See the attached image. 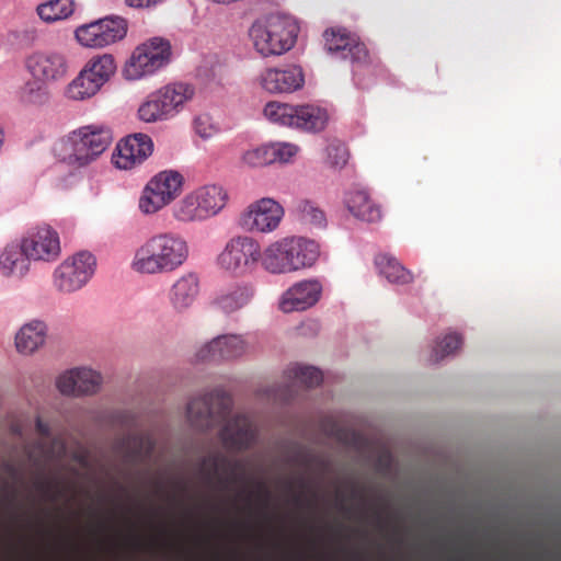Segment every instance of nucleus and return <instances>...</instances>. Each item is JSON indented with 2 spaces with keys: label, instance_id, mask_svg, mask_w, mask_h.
<instances>
[{
  "label": "nucleus",
  "instance_id": "1",
  "mask_svg": "<svg viewBox=\"0 0 561 561\" xmlns=\"http://www.w3.org/2000/svg\"><path fill=\"white\" fill-rule=\"evenodd\" d=\"M231 404V398L222 389H215L190 401L187 419L194 427L199 430L226 422L220 432L224 444L228 448L248 447L255 438V425L245 415H236L228 420Z\"/></svg>",
  "mask_w": 561,
  "mask_h": 561
},
{
  "label": "nucleus",
  "instance_id": "2",
  "mask_svg": "<svg viewBox=\"0 0 561 561\" xmlns=\"http://www.w3.org/2000/svg\"><path fill=\"white\" fill-rule=\"evenodd\" d=\"M190 256L186 239L174 231H159L134 250L130 270L141 276L170 274L181 268Z\"/></svg>",
  "mask_w": 561,
  "mask_h": 561
},
{
  "label": "nucleus",
  "instance_id": "3",
  "mask_svg": "<svg viewBox=\"0 0 561 561\" xmlns=\"http://www.w3.org/2000/svg\"><path fill=\"white\" fill-rule=\"evenodd\" d=\"M320 254V244L316 240L302 236H285L261 250L260 264L267 274L282 276L313 267Z\"/></svg>",
  "mask_w": 561,
  "mask_h": 561
},
{
  "label": "nucleus",
  "instance_id": "4",
  "mask_svg": "<svg viewBox=\"0 0 561 561\" xmlns=\"http://www.w3.org/2000/svg\"><path fill=\"white\" fill-rule=\"evenodd\" d=\"M300 27L298 21L283 13L257 18L248 30L254 51L262 58L279 57L296 44Z\"/></svg>",
  "mask_w": 561,
  "mask_h": 561
},
{
  "label": "nucleus",
  "instance_id": "5",
  "mask_svg": "<svg viewBox=\"0 0 561 561\" xmlns=\"http://www.w3.org/2000/svg\"><path fill=\"white\" fill-rule=\"evenodd\" d=\"M111 144L110 129L100 125H85L60 138L54 152L60 162L81 169L98 160Z\"/></svg>",
  "mask_w": 561,
  "mask_h": 561
},
{
  "label": "nucleus",
  "instance_id": "6",
  "mask_svg": "<svg viewBox=\"0 0 561 561\" xmlns=\"http://www.w3.org/2000/svg\"><path fill=\"white\" fill-rule=\"evenodd\" d=\"M229 202L228 191L220 184H204L185 193L174 203L172 218L181 225L202 224L218 216Z\"/></svg>",
  "mask_w": 561,
  "mask_h": 561
},
{
  "label": "nucleus",
  "instance_id": "7",
  "mask_svg": "<svg viewBox=\"0 0 561 561\" xmlns=\"http://www.w3.org/2000/svg\"><path fill=\"white\" fill-rule=\"evenodd\" d=\"M261 245L249 234H233L222 244L215 257L221 273L243 277L253 273L261 260Z\"/></svg>",
  "mask_w": 561,
  "mask_h": 561
},
{
  "label": "nucleus",
  "instance_id": "8",
  "mask_svg": "<svg viewBox=\"0 0 561 561\" xmlns=\"http://www.w3.org/2000/svg\"><path fill=\"white\" fill-rule=\"evenodd\" d=\"M116 72L112 55L91 58L64 88L62 95L71 102H85L94 98Z\"/></svg>",
  "mask_w": 561,
  "mask_h": 561
},
{
  "label": "nucleus",
  "instance_id": "9",
  "mask_svg": "<svg viewBox=\"0 0 561 561\" xmlns=\"http://www.w3.org/2000/svg\"><path fill=\"white\" fill-rule=\"evenodd\" d=\"M171 59L170 42L163 37H151L133 50L123 68V76L129 81L150 77L167 67Z\"/></svg>",
  "mask_w": 561,
  "mask_h": 561
},
{
  "label": "nucleus",
  "instance_id": "10",
  "mask_svg": "<svg viewBox=\"0 0 561 561\" xmlns=\"http://www.w3.org/2000/svg\"><path fill=\"white\" fill-rule=\"evenodd\" d=\"M184 186V176L176 170H163L154 174L144 186L138 199L142 215L151 216L173 203Z\"/></svg>",
  "mask_w": 561,
  "mask_h": 561
},
{
  "label": "nucleus",
  "instance_id": "11",
  "mask_svg": "<svg viewBox=\"0 0 561 561\" xmlns=\"http://www.w3.org/2000/svg\"><path fill=\"white\" fill-rule=\"evenodd\" d=\"M95 266L94 255L87 251L78 252L65 259L53 271V288L60 295L78 293L91 280Z\"/></svg>",
  "mask_w": 561,
  "mask_h": 561
},
{
  "label": "nucleus",
  "instance_id": "12",
  "mask_svg": "<svg viewBox=\"0 0 561 561\" xmlns=\"http://www.w3.org/2000/svg\"><path fill=\"white\" fill-rule=\"evenodd\" d=\"M285 217V208L273 197L264 196L249 203L238 217V225L250 233L270 234Z\"/></svg>",
  "mask_w": 561,
  "mask_h": 561
},
{
  "label": "nucleus",
  "instance_id": "13",
  "mask_svg": "<svg viewBox=\"0 0 561 561\" xmlns=\"http://www.w3.org/2000/svg\"><path fill=\"white\" fill-rule=\"evenodd\" d=\"M24 254L35 263H53L61 254L60 237L51 226L42 224L30 228L21 238Z\"/></svg>",
  "mask_w": 561,
  "mask_h": 561
},
{
  "label": "nucleus",
  "instance_id": "14",
  "mask_svg": "<svg viewBox=\"0 0 561 561\" xmlns=\"http://www.w3.org/2000/svg\"><path fill=\"white\" fill-rule=\"evenodd\" d=\"M126 21L119 16H106L78 26L75 37L87 48H104L125 37Z\"/></svg>",
  "mask_w": 561,
  "mask_h": 561
},
{
  "label": "nucleus",
  "instance_id": "15",
  "mask_svg": "<svg viewBox=\"0 0 561 561\" xmlns=\"http://www.w3.org/2000/svg\"><path fill=\"white\" fill-rule=\"evenodd\" d=\"M255 83L270 95L291 94L304 88L305 72L300 66L294 64L270 66L259 72Z\"/></svg>",
  "mask_w": 561,
  "mask_h": 561
},
{
  "label": "nucleus",
  "instance_id": "16",
  "mask_svg": "<svg viewBox=\"0 0 561 561\" xmlns=\"http://www.w3.org/2000/svg\"><path fill=\"white\" fill-rule=\"evenodd\" d=\"M250 353V344L243 334L227 333L201 344L195 351V359L234 360Z\"/></svg>",
  "mask_w": 561,
  "mask_h": 561
},
{
  "label": "nucleus",
  "instance_id": "17",
  "mask_svg": "<svg viewBox=\"0 0 561 561\" xmlns=\"http://www.w3.org/2000/svg\"><path fill=\"white\" fill-rule=\"evenodd\" d=\"M323 294L319 278H305L291 284L279 297L278 309L284 313L301 312L316 306Z\"/></svg>",
  "mask_w": 561,
  "mask_h": 561
},
{
  "label": "nucleus",
  "instance_id": "18",
  "mask_svg": "<svg viewBox=\"0 0 561 561\" xmlns=\"http://www.w3.org/2000/svg\"><path fill=\"white\" fill-rule=\"evenodd\" d=\"M25 68L32 79L49 84L62 80L69 70L66 55L58 50H37L25 59Z\"/></svg>",
  "mask_w": 561,
  "mask_h": 561
},
{
  "label": "nucleus",
  "instance_id": "19",
  "mask_svg": "<svg viewBox=\"0 0 561 561\" xmlns=\"http://www.w3.org/2000/svg\"><path fill=\"white\" fill-rule=\"evenodd\" d=\"M256 286L251 280L239 279L219 289L213 297L211 307L230 317L248 308L256 296Z\"/></svg>",
  "mask_w": 561,
  "mask_h": 561
},
{
  "label": "nucleus",
  "instance_id": "20",
  "mask_svg": "<svg viewBox=\"0 0 561 561\" xmlns=\"http://www.w3.org/2000/svg\"><path fill=\"white\" fill-rule=\"evenodd\" d=\"M102 375L87 366L65 370L56 379V388L62 396L83 397L95 394L102 386Z\"/></svg>",
  "mask_w": 561,
  "mask_h": 561
},
{
  "label": "nucleus",
  "instance_id": "21",
  "mask_svg": "<svg viewBox=\"0 0 561 561\" xmlns=\"http://www.w3.org/2000/svg\"><path fill=\"white\" fill-rule=\"evenodd\" d=\"M153 152V141L146 134H133L122 139L116 146L113 162L121 170H131L140 165Z\"/></svg>",
  "mask_w": 561,
  "mask_h": 561
},
{
  "label": "nucleus",
  "instance_id": "22",
  "mask_svg": "<svg viewBox=\"0 0 561 561\" xmlns=\"http://www.w3.org/2000/svg\"><path fill=\"white\" fill-rule=\"evenodd\" d=\"M325 47L328 51L352 62L362 64L367 60L368 51L355 34L345 28L336 27L324 32Z\"/></svg>",
  "mask_w": 561,
  "mask_h": 561
},
{
  "label": "nucleus",
  "instance_id": "23",
  "mask_svg": "<svg viewBox=\"0 0 561 561\" xmlns=\"http://www.w3.org/2000/svg\"><path fill=\"white\" fill-rule=\"evenodd\" d=\"M201 293V280L196 273L186 272L180 275L170 286L168 300L176 313L188 311L197 301Z\"/></svg>",
  "mask_w": 561,
  "mask_h": 561
},
{
  "label": "nucleus",
  "instance_id": "24",
  "mask_svg": "<svg viewBox=\"0 0 561 561\" xmlns=\"http://www.w3.org/2000/svg\"><path fill=\"white\" fill-rule=\"evenodd\" d=\"M48 335V325L42 319H32L20 327L14 335V346L19 354L31 356L41 350Z\"/></svg>",
  "mask_w": 561,
  "mask_h": 561
},
{
  "label": "nucleus",
  "instance_id": "25",
  "mask_svg": "<svg viewBox=\"0 0 561 561\" xmlns=\"http://www.w3.org/2000/svg\"><path fill=\"white\" fill-rule=\"evenodd\" d=\"M31 263L20 239L7 243L0 251V275L5 278H24L31 271Z\"/></svg>",
  "mask_w": 561,
  "mask_h": 561
},
{
  "label": "nucleus",
  "instance_id": "26",
  "mask_svg": "<svg viewBox=\"0 0 561 561\" xmlns=\"http://www.w3.org/2000/svg\"><path fill=\"white\" fill-rule=\"evenodd\" d=\"M241 465L222 456L215 455L205 460L203 472L209 482L227 485L237 481L242 474Z\"/></svg>",
  "mask_w": 561,
  "mask_h": 561
},
{
  "label": "nucleus",
  "instance_id": "27",
  "mask_svg": "<svg viewBox=\"0 0 561 561\" xmlns=\"http://www.w3.org/2000/svg\"><path fill=\"white\" fill-rule=\"evenodd\" d=\"M156 92L169 119L182 112L186 103L194 96V88L181 82L167 84Z\"/></svg>",
  "mask_w": 561,
  "mask_h": 561
},
{
  "label": "nucleus",
  "instance_id": "28",
  "mask_svg": "<svg viewBox=\"0 0 561 561\" xmlns=\"http://www.w3.org/2000/svg\"><path fill=\"white\" fill-rule=\"evenodd\" d=\"M348 211L359 220L376 222L381 218V210L375 204L365 190H350L344 197Z\"/></svg>",
  "mask_w": 561,
  "mask_h": 561
},
{
  "label": "nucleus",
  "instance_id": "29",
  "mask_svg": "<svg viewBox=\"0 0 561 561\" xmlns=\"http://www.w3.org/2000/svg\"><path fill=\"white\" fill-rule=\"evenodd\" d=\"M295 112V129L318 133L328 125L329 113L324 107L316 104H298Z\"/></svg>",
  "mask_w": 561,
  "mask_h": 561
},
{
  "label": "nucleus",
  "instance_id": "30",
  "mask_svg": "<svg viewBox=\"0 0 561 561\" xmlns=\"http://www.w3.org/2000/svg\"><path fill=\"white\" fill-rule=\"evenodd\" d=\"M375 264L379 275L391 284L405 285L413 280L412 273L390 254H378Z\"/></svg>",
  "mask_w": 561,
  "mask_h": 561
},
{
  "label": "nucleus",
  "instance_id": "31",
  "mask_svg": "<svg viewBox=\"0 0 561 561\" xmlns=\"http://www.w3.org/2000/svg\"><path fill=\"white\" fill-rule=\"evenodd\" d=\"M285 378L288 387L312 388L322 382V373L313 367L302 364H291L285 370Z\"/></svg>",
  "mask_w": 561,
  "mask_h": 561
},
{
  "label": "nucleus",
  "instance_id": "32",
  "mask_svg": "<svg viewBox=\"0 0 561 561\" xmlns=\"http://www.w3.org/2000/svg\"><path fill=\"white\" fill-rule=\"evenodd\" d=\"M295 111V104L270 101L264 105L262 114L271 124L294 128Z\"/></svg>",
  "mask_w": 561,
  "mask_h": 561
},
{
  "label": "nucleus",
  "instance_id": "33",
  "mask_svg": "<svg viewBox=\"0 0 561 561\" xmlns=\"http://www.w3.org/2000/svg\"><path fill=\"white\" fill-rule=\"evenodd\" d=\"M36 11L42 21L53 23L69 18L75 11V3L72 0H48L41 3Z\"/></svg>",
  "mask_w": 561,
  "mask_h": 561
},
{
  "label": "nucleus",
  "instance_id": "34",
  "mask_svg": "<svg viewBox=\"0 0 561 561\" xmlns=\"http://www.w3.org/2000/svg\"><path fill=\"white\" fill-rule=\"evenodd\" d=\"M137 117L141 122L148 124L169 121V117L156 91L150 93L139 105Z\"/></svg>",
  "mask_w": 561,
  "mask_h": 561
},
{
  "label": "nucleus",
  "instance_id": "35",
  "mask_svg": "<svg viewBox=\"0 0 561 561\" xmlns=\"http://www.w3.org/2000/svg\"><path fill=\"white\" fill-rule=\"evenodd\" d=\"M462 345V339L460 334L456 332H448L437 339L432 353L431 360L438 363L444 358L454 355Z\"/></svg>",
  "mask_w": 561,
  "mask_h": 561
},
{
  "label": "nucleus",
  "instance_id": "36",
  "mask_svg": "<svg viewBox=\"0 0 561 561\" xmlns=\"http://www.w3.org/2000/svg\"><path fill=\"white\" fill-rule=\"evenodd\" d=\"M295 213L301 220L316 228H324L327 225L324 211L309 199L298 201L295 205Z\"/></svg>",
  "mask_w": 561,
  "mask_h": 561
},
{
  "label": "nucleus",
  "instance_id": "37",
  "mask_svg": "<svg viewBox=\"0 0 561 561\" xmlns=\"http://www.w3.org/2000/svg\"><path fill=\"white\" fill-rule=\"evenodd\" d=\"M240 164L242 168L251 170L271 165L267 142L243 150L240 156Z\"/></svg>",
  "mask_w": 561,
  "mask_h": 561
},
{
  "label": "nucleus",
  "instance_id": "38",
  "mask_svg": "<svg viewBox=\"0 0 561 561\" xmlns=\"http://www.w3.org/2000/svg\"><path fill=\"white\" fill-rule=\"evenodd\" d=\"M271 164H286L294 161L300 149L296 144L287 141L267 142Z\"/></svg>",
  "mask_w": 561,
  "mask_h": 561
},
{
  "label": "nucleus",
  "instance_id": "39",
  "mask_svg": "<svg viewBox=\"0 0 561 561\" xmlns=\"http://www.w3.org/2000/svg\"><path fill=\"white\" fill-rule=\"evenodd\" d=\"M48 84L37 79L27 81L20 90L21 100L28 104H43L48 98L46 89Z\"/></svg>",
  "mask_w": 561,
  "mask_h": 561
},
{
  "label": "nucleus",
  "instance_id": "40",
  "mask_svg": "<svg viewBox=\"0 0 561 561\" xmlns=\"http://www.w3.org/2000/svg\"><path fill=\"white\" fill-rule=\"evenodd\" d=\"M193 127L196 135L204 140L215 137L220 131L219 125L207 113L197 115L193 121Z\"/></svg>",
  "mask_w": 561,
  "mask_h": 561
},
{
  "label": "nucleus",
  "instance_id": "41",
  "mask_svg": "<svg viewBox=\"0 0 561 561\" xmlns=\"http://www.w3.org/2000/svg\"><path fill=\"white\" fill-rule=\"evenodd\" d=\"M348 160V151L345 145L333 140L327 147V163L333 168L342 169Z\"/></svg>",
  "mask_w": 561,
  "mask_h": 561
},
{
  "label": "nucleus",
  "instance_id": "42",
  "mask_svg": "<svg viewBox=\"0 0 561 561\" xmlns=\"http://www.w3.org/2000/svg\"><path fill=\"white\" fill-rule=\"evenodd\" d=\"M128 446L133 447V457L138 458L142 457V455H146L149 453V449L151 448L150 442L142 437H133L128 442Z\"/></svg>",
  "mask_w": 561,
  "mask_h": 561
},
{
  "label": "nucleus",
  "instance_id": "43",
  "mask_svg": "<svg viewBox=\"0 0 561 561\" xmlns=\"http://www.w3.org/2000/svg\"><path fill=\"white\" fill-rule=\"evenodd\" d=\"M162 1L163 0H126L127 4L133 8H149Z\"/></svg>",
  "mask_w": 561,
  "mask_h": 561
},
{
  "label": "nucleus",
  "instance_id": "44",
  "mask_svg": "<svg viewBox=\"0 0 561 561\" xmlns=\"http://www.w3.org/2000/svg\"><path fill=\"white\" fill-rule=\"evenodd\" d=\"M36 428L42 435L48 434V426L41 419L36 420Z\"/></svg>",
  "mask_w": 561,
  "mask_h": 561
},
{
  "label": "nucleus",
  "instance_id": "45",
  "mask_svg": "<svg viewBox=\"0 0 561 561\" xmlns=\"http://www.w3.org/2000/svg\"><path fill=\"white\" fill-rule=\"evenodd\" d=\"M274 397L277 399L284 400L287 398V394L286 393H279V394L275 393Z\"/></svg>",
  "mask_w": 561,
  "mask_h": 561
}]
</instances>
